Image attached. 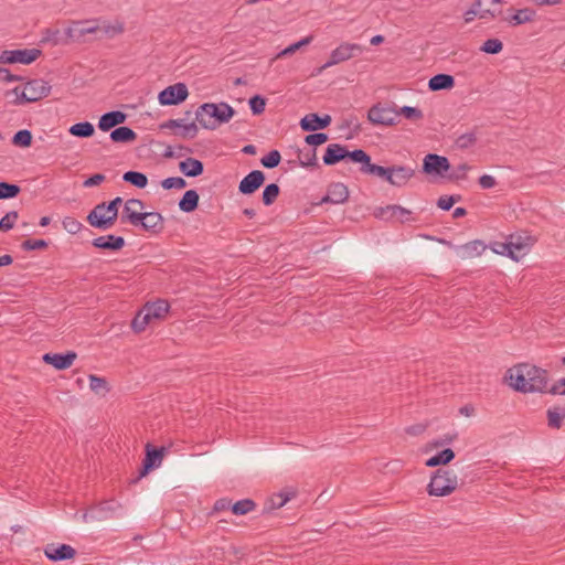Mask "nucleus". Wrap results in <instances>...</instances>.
I'll list each match as a JSON object with an SVG mask.
<instances>
[{
    "label": "nucleus",
    "instance_id": "7c9ffc66",
    "mask_svg": "<svg viewBox=\"0 0 565 565\" xmlns=\"http://www.w3.org/2000/svg\"><path fill=\"white\" fill-rule=\"evenodd\" d=\"M547 426L552 429H559L565 419V407L553 406L546 411Z\"/></svg>",
    "mask_w": 565,
    "mask_h": 565
},
{
    "label": "nucleus",
    "instance_id": "aec40b11",
    "mask_svg": "<svg viewBox=\"0 0 565 565\" xmlns=\"http://www.w3.org/2000/svg\"><path fill=\"white\" fill-rule=\"evenodd\" d=\"M76 353L67 351L66 353H45L43 361L50 365H53L56 370L68 369L76 359Z\"/></svg>",
    "mask_w": 565,
    "mask_h": 565
},
{
    "label": "nucleus",
    "instance_id": "473e14b6",
    "mask_svg": "<svg viewBox=\"0 0 565 565\" xmlns=\"http://www.w3.org/2000/svg\"><path fill=\"white\" fill-rule=\"evenodd\" d=\"M170 305L167 300L159 299L153 302L145 305L147 315H150L152 319H162L169 311Z\"/></svg>",
    "mask_w": 565,
    "mask_h": 565
},
{
    "label": "nucleus",
    "instance_id": "b1692460",
    "mask_svg": "<svg viewBox=\"0 0 565 565\" xmlns=\"http://www.w3.org/2000/svg\"><path fill=\"white\" fill-rule=\"evenodd\" d=\"M127 115L120 110H111L100 116L98 128L102 131H109L126 121Z\"/></svg>",
    "mask_w": 565,
    "mask_h": 565
},
{
    "label": "nucleus",
    "instance_id": "de8ad7c7",
    "mask_svg": "<svg viewBox=\"0 0 565 565\" xmlns=\"http://www.w3.org/2000/svg\"><path fill=\"white\" fill-rule=\"evenodd\" d=\"M312 39H313V36L309 35V36H306V38L301 39L300 41H298V42H296L294 44H290L289 46H287L286 49H284L281 52H279L277 54V58H280V57H284V56L291 55V54L296 53L302 46H307L308 44H310Z\"/></svg>",
    "mask_w": 565,
    "mask_h": 565
},
{
    "label": "nucleus",
    "instance_id": "20e7f679",
    "mask_svg": "<svg viewBox=\"0 0 565 565\" xmlns=\"http://www.w3.org/2000/svg\"><path fill=\"white\" fill-rule=\"evenodd\" d=\"M533 245V238L529 235L521 234H511L504 245L502 246V250L494 249L497 254L507 255L513 260H520L524 257L531 246Z\"/></svg>",
    "mask_w": 565,
    "mask_h": 565
},
{
    "label": "nucleus",
    "instance_id": "cd10ccee",
    "mask_svg": "<svg viewBox=\"0 0 565 565\" xmlns=\"http://www.w3.org/2000/svg\"><path fill=\"white\" fill-rule=\"evenodd\" d=\"M294 495H295L294 492H290V493L279 492V493L273 494L266 501L265 507L262 511V515L269 514V513H271V511L282 508Z\"/></svg>",
    "mask_w": 565,
    "mask_h": 565
},
{
    "label": "nucleus",
    "instance_id": "2f4dec72",
    "mask_svg": "<svg viewBox=\"0 0 565 565\" xmlns=\"http://www.w3.org/2000/svg\"><path fill=\"white\" fill-rule=\"evenodd\" d=\"M199 193L195 190H188L179 201V209L184 213H191L199 206Z\"/></svg>",
    "mask_w": 565,
    "mask_h": 565
},
{
    "label": "nucleus",
    "instance_id": "6e6552de",
    "mask_svg": "<svg viewBox=\"0 0 565 565\" xmlns=\"http://www.w3.org/2000/svg\"><path fill=\"white\" fill-rule=\"evenodd\" d=\"M51 85L42 78L28 81L20 93V102L34 103L46 97L51 93Z\"/></svg>",
    "mask_w": 565,
    "mask_h": 565
},
{
    "label": "nucleus",
    "instance_id": "4d7b16f0",
    "mask_svg": "<svg viewBox=\"0 0 565 565\" xmlns=\"http://www.w3.org/2000/svg\"><path fill=\"white\" fill-rule=\"evenodd\" d=\"M460 200V195H441L437 201V206L443 211H449Z\"/></svg>",
    "mask_w": 565,
    "mask_h": 565
},
{
    "label": "nucleus",
    "instance_id": "a19ab883",
    "mask_svg": "<svg viewBox=\"0 0 565 565\" xmlns=\"http://www.w3.org/2000/svg\"><path fill=\"white\" fill-rule=\"evenodd\" d=\"M298 159H299L300 166L303 168L318 167L317 152H316L315 148L306 150V151L298 150Z\"/></svg>",
    "mask_w": 565,
    "mask_h": 565
},
{
    "label": "nucleus",
    "instance_id": "58836bf2",
    "mask_svg": "<svg viewBox=\"0 0 565 565\" xmlns=\"http://www.w3.org/2000/svg\"><path fill=\"white\" fill-rule=\"evenodd\" d=\"M486 6H488V0H476L473 3H472V8L475 9L477 15L480 18V19H493L495 18L498 14L501 13V10H499L498 12L495 10H490V9H487L484 8Z\"/></svg>",
    "mask_w": 565,
    "mask_h": 565
},
{
    "label": "nucleus",
    "instance_id": "6e6d98bb",
    "mask_svg": "<svg viewBox=\"0 0 565 565\" xmlns=\"http://www.w3.org/2000/svg\"><path fill=\"white\" fill-rule=\"evenodd\" d=\"M471 169L468 163H460L451 173L447 175L450 181H460L467 178V172Z\"/></svg>",
    "mask_w": 565,
    "mask_h": 565
},
{
    "label": "nucleus",
    "instance_id": "680f3d73",
    "mask_svg": "<svg viewBox=\"0 0 565 565\" xmlns=\"http://www.w3.org/2000/svg\"><path fill=\"white\" fill-rule=\"evenodd\" d=\"M62 224H63L64 230L71 234H76L77 232L81 231V228L83 226L81 222H78L76 218L71 217V216L64 217Z\"/></svg>",
    "mask_w": 565,
    "mask_h": 565
},
{
    "label": "nucleus",
    "instance_id": "4be33fe9",
    "mask_svg": "<svg viewBox=\"0 0 565 565\" xmlns=\"http://www.w3.org/2000/svg\"><path fill=\"white\" fill-rule=\"evenodd\" d=\"M349 198L348 186L341 182L332 183L328 188L326 196L322 198L321 203H344Z\"/></svg>",
    "mask_w": 565,
    "mask_h": 565
},
{
    "label": "nucleus",
    "instance_id": "603ef678",
    "mask_svg": "<svg viewBox=\"0 0 565 565\" xmlns=\"http://www.w3.org/2000/svg\"><path fill=\"white\" fill-rule=\"evenodd\" d=\"M280 152L278 150H271L260 159V163L267 169H274L280 163Z\"/></svg>",
    "mask_w": 565,
    "mask_h": 565
},
{
    "label": "nucleus",
    "instance_id": "f8f14e48",
    "mask_svg": "<svg viewBox=\"0 0 565 565\" xmlns=\"http://www.w3.org/2000/svg\"><path fill=\"white\" fill-rule=\"evenodd\" d=\"M188 96L186 85L184 83H175L161 90L158 95V100L162 106H172L183 103Z\"/></svg>",
    "mask_w": 565,
    "mask_h": 565
},
{
    "label": "nucleus",
    "instance_id": "ddd939ff",
    "mask_svg": "<svg viewBox=\"0 0 565 565\" xmlns=\"http://www.w3.org/2000/svg\"><path fill=\"white\" fill-rule=\"evenodd\" d=\"M164 454V447H154L150 443H148L146 445V455L142 460V467L139 471V478L146 477L151 470L160 467Z\"/></svg>",
    "mask_w": 565,
    "mask_h": 565
},
{
    "label": "nucleus",
    "instance_id": "9d476101",
    "mask_svg": "<svg viewBox=\"0 0 565 565\" xmlns=\"http://www.w3.org/2000/svg\"><path fill=\"white\" fill-rule=\"evenodd\" d=\"M107 205L106 202H102L97 204L87 215L86 221L87 223L98 230H109L115 224L117 217L111 215L108 212V209L106 210Z\"/></svg>",
    "mask_w": 565,
    "mask_h": 565
},
{
    "label": "nucleus",
    "instance_id": "f257e3e1",
    "mask_svg": "<svg viewBox=\"0 0 565 565\" xmlns=\"http://www.w3.org/2000/svg\"><path fill=\"white\" fill-rule=\"evenodd\" d=\"M509 385L521 393H547L548 372L529 363H521L509 369L504 376Z\"/></svg>",
    "mask_w": 565,
    "mask_h": 565
},
{
    "label": "nucleus",
    "instance_id": "1a4fd4ad",
    "mask_svg": "<svg viewBox=\"0 0 565 565\" xmlns=\"http://www.w3.org/2000/svg\"><path fill=\"white\" fill-rule=\"evenodd\" d=\"M451 166L447 157L428 153L423 159L422 171L427 175L447 178Z\"/></svg>",
    "mask_w": 565,
    "mask_h": 565
},
{
    "label": "nucleus",
    "instance_id": "5fc2aeb1",
    "mask_svg": "<svg viewBox=\"0 0 565 565\" xmlns=\"http://www.w3.org/2000/svg\"><path fill=\"white\" fill-rule=\"evenodd\" d=\"M19 217V213L17 211H10L8 212L1 220H0V231L1 232H8L13 228L14 223L17 222Z\"/></svg>",
    "mask_w": 565,
    "mask_h": 565
},
{
    "label": "nucleus",
    "instance_id": "39448f33",
    "mask_svg": "<svg viewBox=\"0 0 565 565\" xmlns=\"http://www.w3.org/2000/svg\"><path fill=\"white\" fill-rule=\"evenodd\" d=\"M365 151L362 149H354L350 151L345 146L340 143H330L323 154V163L326 166H334L344 159H350L352 162L359 163L360 159H365Z\"/></svg>",
    "mask_w": 565,
    "mask_h": 565
},
{
    "label": "nucleus",
    "instance_id": "3c124183",
    "mask_svg": "<svg viewBox=\"0 0 565 565\" xmlns=\"http://www.w3.org/2000/svg\"><path fill=\"white\" fill-rule=\"evenodd\" d=\"M477 142V135L475 131L466 132L460 135L456 139V146L459 149H468Z\"/></svg>",
    "mask_w": 565,
    "mask_h": 565
},
{
    "label": "nucleus",
    "instance_id": "a878e982",
    "mask_svg": "<svg viewBox=\"0 0 565 565\" xmlns=\"http://www.w3.org/2000/svg\"><path fill=\"white\" fill-rule=\"evenodd\" d=\"M179 170L185 177L195 178L203 173L204 164L201 160L189 157L179 163Z\"/></svg>",
    "mask_w": 565,
    "mask_h": 565
},
{
    "label": "nucleus",
    "instance_id": "4c0bfd02",
    "mask_svg": "<svg viewBox=\"0 0 565 565\" xmlns=\"http://www.w3.org/2000/svg\"><path fill=\"white\" fill-rule=\"evenodd\" d=\"M88 379L89 387L96 395L105 396L109 392L110 388L105 377L90 374Z\"/></svg>",
    "mask_w": 565,
    "mask_h": 565
},
{
    "label": "nucleus",
    "instance_id": "338daca9",
    "mask_svg": "<svg viewBox=\"0 0 565 565\" xmlns=\"http://www.w3.org/2000/svg\"><path fill=\"white\" fill-rule=\"evenodd\" d=\"M479 185L482 189H491L497 185V180L489 174H483L479 178Z\"/></svg>",
    "mask_w": 565,
    "mask_h": 565
},
{
    "label": "nucleus",
    "instance_id": "a18cd8bd",
    "mask_svg": "<svg viewBox=\"0 0 565 565\" xmlns=\"http://www.w3.org/2000/svg\"><path fill=\"white\" fill-rule=\"evenodd\" d=\"M21 192L18 184L1 181L0 182V200H8L15 198Z\"/></svg>",
    "mask_w": 565,
    "mask_h": 565
},
{
    "label": "nucleus",
    "instance_id": "a211bd4d",
    "mask_svg": "<svg viewBox=\"0 0 565 565\" xmlns=\"http://www.w3.org/2000/svg\"><path fill=\"white\" fill-rule=\"evenodd\" d=\"M331 120L330 115L319 116L316 113H311L301 118L299 125L303 131L310 132L327 128Z\"/></svg>",
    "mask_w": 565,
    "mask_h": 565
},
{
    "label": "nucleus",
    "instance_id": "6ab92c4d",
    "mask_svg": "<svg viewBox=\"0 0 565 565\" xmlns=\"http://www.w3.org/2000/svg\"><path fill=\"white\" fill-rule=\"evenodd\" d=\"M142 221L138 222V226H141L146 232L151 234H159L164 228V218L159 212H143Z\"/></svg>",
    "mask_w": 565,
    "mask_h": 565
},
{
    "label": "nucleus",
    "instance_id": "37998d69",
    "mask_svg": "<svg viewBox=\"0 0 565 565\" xmlns=\"http://www.w3.org/2000/svg\"><path fill=\"white\" fill-rule=\"evenodd\" d=\"M397 117L404 116L406 119L412 121L422 120L424 118V114L422 109L417 107L403 106L399 109H396Z\"/></svg>",
    "mask_w": 565,
    "mask_h": 565
},
{
    "label": "nucleus",
    "instance_id": "9b49d317",
    "mask_svg": "<svg viewBox=\"0 0 565 565\" xmlns=\"http://www.w3.org/2000/svg\"><path fill=\"white\" fill-rule=\"evenodd\" d=\"M42 51L39 49H23V50H4L0 52V63L2 64H13L21 63L29 65L33 63L40 55Z\"/></svg>",
    "mask_w": 565,
    "mask_h": 565
},
{
    "label": "nucleus",
    "instance_id": "c756f323",
    "mask_svg": "<svg viewBox=\"0 0 565 565\" xmlns=\"http://www.w3.org/2000/svg\"><path fill=\"white\" fill-rule=\"evenodd\" d=\"M113 142L128 143L137 139V134L127 126H119L110 131Z\"/></svg>",
    "mask_w": 565,
    "mask_h": 565
},
{
    "label": "nucleus",
    "instance_id": "c85d7f7f",
    "mask_svg": "<svg viewBox=\"0 0 565 565\" xmlns=\"http://www.w3.org/2000/svg\"><path fill=\"white\" fill-rule=\"evenodd\" d=\"M461 258H473L482 254L486 245L481 241H471L456 248Z\"/></svg>",
    "mask_w": 565,
    "mask_h": 565
},
{
    "label": "nucleus",
    "instance_id": "412c9836",
    "mask_svg": "<svg viewBox=\"0 0 565 565\" xmlns=\"http://www.w3.org/2000/svg\"><path fill=\"white\" fill-rule=\"evenodd\" d=\"M365 159H360L359 163H361L360 171L364 174H373L381 179H384L390 183L391 179V167H382L371 162V157L365 152Z\"/></svg>",
    "mask_w": 565,
    "mask_h": 565
},
{
    "label": "nucleus",
    "instance_id": "f704fd0d",
    "mask_svg": "<svg viewBox=\"0 0 565 565\" xmlns=\"http://www.w3.org/2000/svg\"><path fill=\"white\" fill-rule=\"evenodd\" d=\"M535 11L530 8L516 10L507 21L510 25L516 26L523 23H527L534 20Z\"/></svg>",
    "mask_w": 565,
    "mask_h": 565
},
{
    "label": "nucleus",
    "instance_id": "09e8293b",
    "mask_svg": "<svg viewBox=\"0 0 565 565\" xmlns=\"http://www.w3.org/2000/svg\"><path fill=\"white\" fill-rule=\"evenodd\" d=\"M503 49V43L499 39H489L480 47L481 52L487 54H499Z\"/></svg>",
    "mask_w": 565,
    "mask_h": 565
},
{
    "label": "nucleus",
    "instance_id": "e2e57ef3",
    "mask_svg": "<svg viewBox=\"0 0 565 565\" xmlns=\"http://www.w3.org/2000/svg\"><path fill=\"white\" fill-rule=\"evenodd\" d=\"M23 77L20 75L12 74L8 68L0 67V82H20Z\"/></svg>",
    "mask_w": 565,
    "mask_h": 565
},
{
    "label": "nucleus",
    "instance_id": "bb28decb",
    "mask_svg": "<svg viewBox=\"0 0 565 565\" xmlns=\"http://www.w3.org/2000/svg\"><path fill=\"white\" fill-rule=\"evenodd\" d=\"M455 78L449 74H437L429 78L428 88L431 92L446 90L455 87Z\"/></svg>",
    "mask_w": 565,
    "mask_h": 565
},
{
    "label": "nucleus",
    "instance_id": "13d9d810",
    "mask_svg": "<svg viewBox=\"0 0 565 565\" xmlns=\"http://www.w3.org/2000/svg\"><path fill=\"white\" fill-rule=\"evenodd\" d=\"M180 128H181V130L179 132H177V135L182 138L193 139L198 135V131H199V128H198L195 121H192L190 124L183 122V126H181Z\"/></svg>",
    "mask_w": 565,
    "mask_h": 565
},
{
    "label": "nucleus",
    "instance_id": "423d86ee",
    "mask_svg": "<svg viewBox=\"0 0 565 565\" xmlns=\"http://www.w3.org/2000/svg\"><path fill=\"white\" fill-rule=\"evenodd\" d=\"M363 51L364 47L358 43L343 42L331 52L329 61L319 68L318 73L352 57L360 56Z\"/></svg>",
    "mask_w": 565,
    "mask_h": 565
},
{
    "label": "nucleus",
    "instance_id": "5701e85b",
    "mask_svg": "<svg viewBox=\"0 0 565 565\" xmlns=\"http://www.w3.org/2000/svg\"><path fill=\"white\" fill-rule=\"evenodd\" d=\"M92 245L99 249L117 252L125 246V239L121 236L109 234L94 238Z\"/></svg>",
    "mask_w": 565,
    "mask_h": 565
},
{
    "label": "nucleus",
    "instance_id": "0eeeda50",
    "mask_svg": "<svg viewBox=\"0 0 565 565\" xmlns=\"http://www.w3.org/2000/svg\"><path fill=\"white\" fill-rule=\"evenodd\" d=\"M367 120L374 126H395L397 120L396 109L377 103L367 110Z\"/></svg>",
    "mask_w": 565,
    "mask_h": 565
},
{
    "label": "nucleus",
    "instance_id": "f03ea898",
    "mask_svg": "<svg viewBox=\"0 0 565 565\" xmlns=\"http://www.w3.org/2000/svg\"><path fill=\"white\" fill-rule=\"evenodd\" d=\"M235 109L225 102L204 103L195 110V120L207 130H215L227 124L235 115Z\"/></svg>",
    "mask_w": 565,
    "mask_h": 565
},
{
    "label": "nucleus",
    "instance_id": "0e129e2a",
    "mask_svg": "<svg viewBox=\"0 0 565 565\" xmlns=\"http://www.w3.org/2000/svg\"><path fill=\"white\" fill-rule=\"evenodd\" d=\"M547 393L552 395H565V377L555 382L551 387L547 385Z\"/></svg>",
    "mask_w": 565,
    "mask_h": 565
},
{
    "label": "nucleus",
    "instance_id": "c9c22d12",
    "mask_svg": "<svg viewBox=\"0 0 565 565\" xmlns=\"http://www.w3.org/2000/svg\"><path fill=\"white\" fill-rule=\"evenodd\" d=\"M68 132L78 138H89L95 134V127L89 121H82L70 127Z\"/></svg>",
    "mask_w": 565,
    "mask_h": 565
},
{
    "label": "nucleus",
    "instance_id": "8fccbe9b",
    "mask_svg": "<svg viewBox=\"0 0 565 565\" xmlns=\"http://www.w3.org/2000/svg\"><path fill=\"white\" fill-rule=\"evenodd\" d=\"M253 115H262L266 107V98L260 95H254L248 100Z\"/></svg>",
    "mask_w": 565,
    "mask_h": 565
},
{
    "label": "nucleus",
    "instance_id": "4468645a",
    "mask_svg": "<svg viewBox=\"0 0 565 565\" xmlns=\"http://www.w3.org/2000/svg\"><path fill=\"white\" fill-rule=\"evenodd\" d=\"M374 216L384 221H399L405 223L411 221L412 212L401 205L392 204L386 206L376 207L374 210Z\"/></svg>",
    "mask_w": 565,
    "mask_h": 565
},
{
    "label": "nucleus",
    "instance_id": "e433bc0d",
    "mask_svg": "<svg viewBox=\"0 0 565 565\" xmlns=\"http://www.w3.org/2000/svg\"><path fill=\"white\" fill-rule=\"evenodd\" d=\"M122 180L138 189H145L148 185V178L139 171H127L122 175Z\"/></svg>",
    "mask_w": 565,
    "mask_h": 565
},
{
    "label": "nucleus",
    "instance_id": "bf43d9fd",
    "mask_svg": "<svg viewBox=\"0 0 565 565\" xmlns=\"http://www.w3.org/2000/svg\"><path fill=\"white\" fill-rule=\"evenodd\" d=\"M49 243L44 239H26L21 244L23 250L45 249Z\"/></svg>",
    "mask_w": 565,
    "mask_h": 565
},
{
    "label": "nucleus",
    "instance_id": "f3484780",
    "mask_svg": "<svg viewBox=\"0 0 565 565\" xmlns=\"http://www.w3.org/2000/svg\"><path fill=\"white\" fill-rule=\"evenodd\" d=\"M45 556L54 562L71 559L75 556L76 551L67 544H47L44 548Z\"/></svg>",
    "mask_w": 565,
    "mask_h": 565
},
{
    "label": "nucleus",
    "instance_id": "49530a36",
    "mask_svg": "<svg viewBox=\"0 0 565 565\" xmlns=\"http://www.w3.org/2000/svg\"><path fill=\"white\" fill-rule=\"evenodd\" d=\"M12 143L17 147L28 148L32 145V134L28 129L17 131L12 138Z\"/></svg>",
    "mask_w": 565,
    "mask_h": 565
},
{
    "label": "nucleus",
    "instance_id": "ea45409f",
    "mask_svg": "<svg viewBox=\"0 0 565 565\" xmlns=\"http://www.w3.org/2000/svg\"><path fill=\"white\" fill-rule=\"evenodd\" d=\"M152 318L147 315L145 307L136 315L131 321V328L135 332H142L146 327L151 322Z\"/></svg>",
    "mask_w": 565,
    "mask_h": 565
},
{
    "label": "nucleus",
    "instance_id": "864d4df0",
    "mask_svg": "<svg viewBox=\"0 0 565 565\" xmlns=\"http://www.w3.org/2000/svg\"><path fill=\"white\" fill-rule=\"evenodd\" d=\"M161 186L164 190L171 189H184L186 186V181L181 177H170L161 181Z\"/></svg>",
    "mask_w": 565,
    "mask_h": 565
},
{
    "label": "nucleus",
    "instance_id": "72a5a7b5",
    "mask_svg": "<svg viewBox=\"0 0 565 565\" xmlns=\"http://www.w3.org/2000/svg\"><path fill=\"white\" fill-rule=\"evenodd\" d=\"M455 451L450 448H445L437 452L426 461L427 467H438L449 463L455 458Z\"/></svg>",
    "mask_w": 565,
    "mask_h": 565
},
{
    "label": "nucleus",
    "instance_id": "c03bdc74",
    "mask_svg": "<svg viewBox=\"0 0 565 565\" xmlns=\"http://www.w3.org/2000/svg\"><path fill=\"white\" fill-rule=\"evenodd\" d=\"M280 189L276 183L267 184L263 191L262 200L265 205H271L278 198Z\"/></svg>",
    "mask_w": 565,
    "mask_h": 565
},
{
    "label": "nucleus",
    "instance_id": "79ce46f5",
    "mask_svg": "<svg viewBox=\"0 0 565 565\" xmlns=\"http://www.w3.org/2000/svg\"><path fill=\"white\" fill-rule=\"evenodd\" d=\"M256 508V503L252 499H243L232 504L231 510L236 515H245Z\"/></svg>",
    "mask_w": 565,
    "mask_h": 565
},
{
    "label": "nucleus",
    "instance_id": "774afa93",
    "mask_svg": "<svg viewBox=\"0 0 565 565\" xmlns=\"http://www.w3.org/2000/svg\"><path fill=\"white\" fill-rule=\"evenodd\" d=\"M232 501L227 498H222L215 501L213 512H221L231 509Z\"/></svg>",
    "mask_w": 565,
    "mask_h": 565
},
{
    "label": "nucleus",
    "instance_id": "dca6fc26",
    "mask_svg": "<svg viewBox=\"0 0 565 565\" xmlns=\"http://www.w3.org/2000/svg\"><path fill=\"white\" fill-rule=\"evenodd\" d=\"M265 182V174L260 170H253L244 177L239 184L238 191L242 194L250 195L255 193Z\"/></svg>",
    "mask_w": 565,
    "mask_h": 565
},
{
    "label": "nucleus",
    "instance_id": "69168bd1",
    "mask_svg": "<svg viewBox=\"0 0 565 565\" xmlns=\"http://www.w3.org/2000/svg\"><path fill=\"white\" fill-rule=\"evenodd\" d=\"M106 179V177L102 173H96V174H93L90 175L89 178H87L83 185L85 188H92V186H96V185H99L102 182H104Z\"/></svg>",
    "mask_w": 565,
    "mask_h": 565
},
{
    "label": "nucleus",
    "instance_id": "052dcab7",
    "mask_svg": "<svg viewBox=\"0 0 565 565\" xmlns=\"http://www.w3.org/2000/svg\"><path fill=\"white\" fill-rule=\"evenodd\" d=\"M305 141L309 146L317 147L328 141V135L324 132L310 134L305 137Z\"/></svg>",
    "mask_w": 565,
    "mask_h": 565
},
{
    "label": "nucleus",
    "instance_id": "393cba45",
    "mask_svg": "<svg viewBox=\"0 0 565 565\" xmlns=\"http://www.w3.org/2000/svg\"><path fill=\"white\" fill-rule=\"evenodd\" d=\"M391 171L390 184L394 186L405 185L415 174V170L406 166H392Z\"/></svg>",
    "mask_w": 565,
    "mask_h": 565
},
{
    "label": "nucleus",
    "instance_id": "2eb2a0df",
    "mask_svg": "<svg viewBox=\"0 0 565 565\" xmlns=\"http://www.w3.org/2000/svg\"><path fill=\"white\" fill-rule=\"evenodd\" d=\"M145 209L143 201L139 199H129L125 202L120 222L121 223H129L134 226H138V222L142 221V210Z\"/></svg>",
    "mask_w": 565,
    "mask_h": 565
},
{
    "label": "nucleus",
    "instance_id": "7ed1b4c3",
    "mask_svg": "<svg viewBox=\"0 0 565 565\" xmlns=\"http://www.w3.org/2000/svg\"><path fill=\"white\" fill-rule=\"evenodd\" d=\"M457 487V475L450 469L439 468L433 473L427 492L433 497H446L451 494Z\"/></svg>",
    "mask_w": 565,
    "mask_h": 565
}]
</instances>
